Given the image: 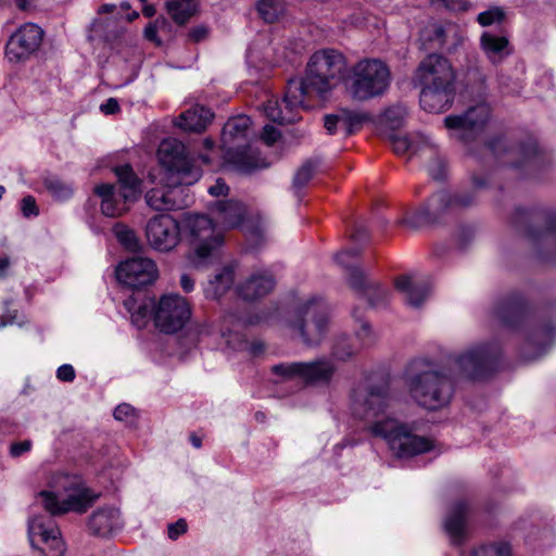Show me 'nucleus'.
I'll list each match as a JSON object with an SVG mask.
<instances>
[{
  "label": "nucleus",
  "mask_w": 556,
  "mask_h": 556,
  "mask_svg": "<svg viewBox=\"0 0 556 556\" xmlns=\"http://www.w3.org/2000/svg\"><path fill=\"white\" fill-rule=\"evenodd\" d=\"M500 355L498 345L484 343L451 355L442 366L433 367L418 361L406 370L405 384L416 404L438 410L452 402L457 379L482 378L493 369Z\"/></svg>",
  "instance_id": "nucleus-1"
},
{
  "label": "nucleus",
  "mask_w": 556,
  "mask_h": 556,
  "mask_svg": "<svg viewBox=\"0 0 556 556\" xmlns=\"http://www.w3.org/2000/svg\"><path fill=\"white\" fill-rule=\"evenodd\" d=\"M97 497L78 476L52 473L47 489L36 498L48 514L34 515L28 520L29 542L38 556H63L65 553V544L52 516L85 513Z\"/></svg>",
  "instance_id": "nucleus-2"
},
{
  "label": "nucleus",
  "mask_w": 556,
  "mask_h": 556,
  "mask_svg": "<svg viewBox=\"0 0 556 556\" xmlns=\"http://www.w3.org/2000/svg\"><path fill=\"white\" fill-rule=\"evenodd\" d=\"M390 407L386 381L359 384L352 392L351 409L354 417L367 421L371 434L382 438L396 457L406 458L430 451L432 441L413 433L406 425L391 417Z\"/></svg>",
  "instance_id": "nucleus-3"
},
{
  "label": "nucleus",
  "mask_w": 556,
  "mask_h": 556,
  "mask_svg": "<svg viewBox=\"0 0 556 556\" xmlns=\"http://www.w3.org/2000/svg\"><path fill=\"white\" fill-rule=\"evenodd\" d=\"M345 66V56L340 51L334 49L316 51L307 63L305 77L290 79L282 103L276 99H269L264 104L265 115L279 124L295 122L298 111L305 108L306 98L314 94L325 99L339 84Z\"/></svg>",
  "instance_id": "nucleus-4"
},
{
  "label": "nucleus",
  "mask_w": 556,
  "mask_h": 556,
  "mask_svg": "<svg viewBox=\"0 0 556 556\" xmlns=\"http://www.w3.org/2000/svg\"><path fill=\"white\" fill-rule=\"evenodd\" d=\"M251 119L238 115L228 119L222 131V149L225 161L241 173L265 168L269 164L260 156L257 149L250 142Z\"/></svg>",
  "instance_id": "nucleus-5"
},
{
  "label": "nucleus",
  "mask_w": 556,
  "mask_h": 556,
  "mask_svg": "<svg viewBox=\"0 0 556 556\" xmlns=\"http://www.w3.org/2000/svg\"><path fill=\"white\" fill-rule=\"evenodd\" d=\"M343 79L352 99L366 101L386 92L391 83V72L379 59H363L350 67Z\"/></svg>",
  "instance_id": "nucleus-6"
},
{
  "label": "nucleus",
  "mask_w": 556,
  "mask_h": 556,
  "mask_svg": "<svg viewBox=\"0 0 556 556\" xmlns=\"http://www.w3.org/2000/svg\"><path fill=\"white\" fill-rule=\"evenodd\" d=\"M115 174L118 188L111 184H101L94 188V193L101 199V211L109 217L126 213L141 193V180L129 165L117 167Z\"/></svg>",
  "instance_id": "nucleus-7"
},
{
  "label": "nucleus",
  "mask_w": 556,
  "mask_h": 556,
  "mask_svg": "<svg viewBox=\"0 0 556 556\" xmlns=\"http://www.w3.org/2000/svg\"><path fill=\"white\" fill-rule=\"evenodd\" d=\"M328 309L321 298L303 300L289 320L290 329L306 345L318 344L327 329Z\"/></svg>",
  "instance_id": "nucleus-8"
},
{
  "label": "nucleus",
  "mask_w": 556,
  "mask_h": 556,
  "mask_svg": "<svg viewBox=\"0 0 556 556\" xmlns=\"http://www.w3.org/2000/svg\"><path fill=\"white\" fill-rule=\"evenodd\" d=\"M157 157L165 170V177L173 185L189 186L200 178V172L193 166L185 144L175 138L164 139L160 143Z\"/></svg>",
  "instance_id": "nucleus-9"
},
{
  "label": "nucleus",
  "mask_w": 556,
  "mask_h": 556,
  "mask_svg": "<svg viewBox=\"0 0 556 556\" xmlns=\"http://www.w3.org/2000/svg\"><path fill=\"white\" fill-rule=\"evenodd\" d=\"M185 227L194 249L192 263L195 265L203 263L223 243L220 229L205 215L188 214L185 217Z\"/></svg>",
  "instance_id": "nucleus-10"
},
{
  "label": "nucleus",
  "mask_w": 556,
  "mask_h": 556,
  "mask_svg": "<svg viewBox=\"0 0 556 556\" xmlns=\"http://www.w3.org/2000/svg\"><path fill=\"white\" fill-rule=\"evenodd\" d=\"M191 307L188 301L177 294L162 295L154 307V326L161 332L175 333L190 320Z\"/></svg>",
  "instance_id": "nucleus-11"
},
{
  "label": "nucleus",
  "mask_w": 556,
  "mask_h": 556,
  "mask_svg": "<svg viewBox=\"0 0 556 556\" xmlns=\"http://www.w3.org/2000/svg\"><path fill=\"white\" fill-rule=\"evenodd\" d=\"M273 371L283 378H300L313 386H328L336 372L337 366L331 358H318L313 362H295L279 364L273 367Z\"/></svg>",
  "instance_id": "nucleus-12"
},
{
  "label": "nucleus",
  "mask_w": 556,
  "mask_h": 556,
  "mask_svg": "<svg viewBox=\"0 0 556 556\" xmlns=\"http://www.w3.org/2000/svg\"><path fill=\"white\" fill-rule=\"evenodd\" d=\"M146 239L149 247L157 252L173 251L181 240L178 220L169 214L151 217L146 225Z\"/></svg>",
  "instance_id": "nucleus-13"
},
{
  "label": "nucleus",
  "mask_w": 556,
  "mask_h": 556,
  "mask_svg": "<svg viewBox=\"0 0 556 556\" xmlns=\"http://www.w3.org/2000/svg\"><path fill=\"white\" fill-rule=\"evenodd\" d=\"M490 117V108L480 103L460 115H450L444 118V125L451 137L462 141L472 140L483 128Z\"/></svg>",
  "instance_id": "nucleus-14"
},
{
  "label": "nucleus",
  "mask_w": 556,
  "mask_h": 556,
  "mask_svg": "<svg viewBox=\"0 0 556 556\" xmlns=\"http://www.w3.org/2000/svg\"><path fill=\"white\" fill-rule=\"evenodd\" d=\"M42 29L34 23H25L11 35L5 46V58L10 63H21L29 59L41 45Z\"/></svg>",
  "instance_id": "nucleus-15"
},
{
  "label": "nucleus",
  "mask_w": 556,
  "mask_h": 556,
  "mask_svg": "<svg viewBox=\"0 0 556 556\" xmlns=\"http://www.w3.org/2000/svg\"><path fill=\"white\" fill-rule=\"evenodd\" d=\"M415 78L419 85L455 87L456 75L446 58L429 54L419 63Z\"/></svg>",
  "instance_id": "nucleus-16"
},
{
  "label": "nucleus",
  "mask_w": 556,
  "mask_h": 556,
  "mask_svg": "<svg viewBox=\"0 0 556 556\" xmlns=\"http://www.w3.org/2000/svg\"><path fill=\"white\" fill-rule=\"evenodd\" d=\"M119 11L115 3H104L97 10V15L88 26L90 40L101 39L113 42L125 33L123 21L118 17Z\"/></svg>",
  "instance_id": "nucleus-17"
},
{
  "label": "nucleus",
  "mask_w": 556,
  "mask_h": 556,
  "mask_svg": "<svg viewBox=\"0 0 556 556\" xmlns=\"http://www.w3.org/2000/svg\"><path fill=\"white\" fill-rule=\"evenodd\" d=\"M117 280L126 287L139 288L152 283L157 277L156 264L148 257H131L117 266Z\"/></svg>",
  "instance_id": "nucleus-18"
},
{
  "label": "nucleus",
  "mask_w": 556,
  "mask_h": 556,
  "mask_svg": "<svg viewBox=\"0 0 556 556\" xmlns=\"http://www.w3.org/2000/svg\"><path fill=\"white\" fill-rule=\"evenodd\" d=\"M395 287L412 307H419L430 294L428 278L417 273L400 276L395 280Z\"/></svg>",
  "instance_id": "nucleus-19"
},
{
  "label": "nucleus",
  "mask_w": 556,
  "mask_h": 556,
  "mask_svg": "<svg viewBox=\"0 0 556 556\" xmlns=\"http://www.w3.org/2000/svg\"><path fill=\"white\" fill-rule=\"evenodd\" d=\"M274 276L267 269H257L237 286V292L245 301H256L275 288Z\"/></svg>",
  "instance_id": "nucleus-20"
},
{
  "label": "nucleus",
  "mask_w": 556,
  "mask_h": 556,
  "mask_svg": "<svg viewBox=\"0 0 556 556\" xmlns=\"http://www.w3.org/2000/svg\"><path fill=\"white\" fill-rule=\"evenodd\" d=\"M210 213L222 231L241 226L247 215V208L237 200H217L210 206Z\"/></svg>",
  "instance_id": "nucleus-21"
},
{
  "label": "nucleus",
  "mask_w": 556,
  "mask_h": 556,
  "mask_svg": "<svg viewBox=\"0 0 556 556\" xmlns=\"http://www.w3.org/2000/svg\"><path fill=\"white\" fill-rule=\"evenodd\" d=\"M366 121H368L367 114L342 109L334 114L325 116V128L329 135L350 136L361 129Z\"/></svg>",
  "instance_id": "nucleus-22"
},
{
  "label": "nucleus",
  "mask_w": 556,
  "mask_h": 556,
  "mask_svg": "<svg viewBox=\"0 0 556 556\" xmlns=\"http://www.w3.org/2000/svg\"><path fill=\"white\" fill-rule=\"evenodd\" d=\"M476 202V195L471 191L460 193H451L442 190L434 193L428 201L426 207L427 215H437L450 208H463L470 206Z\"/></svg>",
  "instance_id": "nucleus-23"
},
{
  "label": "nucleus",
  "mask_w": 556,
  "mask_h": 556,
  "mask_svg": "<svg viewBox=\"0 0 556 556\" xmlns=\"http://www.w3.org/2000/svg\"><path fill=\"white\" fill-rule=\"evenodd\" d=\"M420 86L419 102L425 111L441 113L451 106L454 99L455 87Z\"/></svg>",
  "instance_id": "nucleus-24"
},
{
  "label": "nucleus",
  "mask_w": 556,
  "mask_h": 556,
  "mask_svg": "<svg viewBox=\"0 0 556 556\" xmlns=\"http://www.w3.org/2000/svg\"><path fill=\"white\" fill-rule=\"evenodd\" d=\"M166 184L161 188H153L146 194L147 204L155 211H172L178 210L182 206L177 200V195L181 192L177 187L179 185H173L168 177H164Z\"/></svg>",
  "instance_id": "nucleus-25"
},
{
  "label": "nucleus",
  "mask_w": 556,
  "mask_h": 556,
  "mask_svg": "<svg viewBox=\"0 0 556 556\" xmlns=\"http://www.w3.org/2000/svg\"><path fill=\"white\" fill-rule=\"evenodd\" d=\"M479 42L483 54L492 64H500L511 53L509 40L503 34L485 30Z\"/></svg>",
  "instance_id": "nucleus-26"
},
{
  "label": "nucleus",
  "mask_w": 556,
  "mask_h": 556,
  "mask_svg": "<svg viewBox=\"0 0 556 556\" xmlns=\"http://www.w3.org/2000/svg\"><path fill=\"white\" fill-rule=\"evenodd\" d=\"M121 527V514L114 507L101 508L94 511L89 520L91 532L101 536H106Z\"/></svg>",
  "instance_id": "nucleus-27"
},
{
  "label": "nucleus",
  "mask_w": 556,
  "mask_h": 556,
  "mask_svg": "<svg viewBox=\"0 0 556 556\" xmlns=\"http://www.w3.org/2000/svg\"><path fill=\"white\" fill-rule=\"evenodd\" d=\"M214 114L206 108L195 105L182 112L176 121V125L185 131L201 132L212 122Z\"/></svg>",
  "instance_id": "nucleus-28"
},
{
  "label": "nucleus",
  "mask_w": 556,
  "mask_h": 556,
  "mask_svg": "<svg viewBox=\"0 0 556 556\" xmlns=\"http://www.w3.org/2000/svg\"><path fill=\"white\" fill-rule=\"evenodd\" d=\"M156 301L152 299H137L131 295L124 301V306L130 314L131 323L139 329L144 328L150 319L154 320Z\"/></svg>",
  "instance_id": "nucleus-29"
},
{
  "label": "nucleus",
  "mask_w": 556,
  "mask_h": 556,
  "mask_svg": "<svg viewBox=\"0 0 556 556\" xmlns=\"http://www.w3.org/2000/svg\"><path fill=\"white\" fill-rule=\"evenodd\" d=\"M489 148L495 155H500L503 151L508 155V160L504 161V163L515 167L521 165V163L515 161L516 157H521L523 163L531 160L536 153V144L533 141L518 147H507L503 139H496L490 143Z\"/></svg>",
  "instance_id": "nucleus-30"
},
{
  "label": "nucleus",
  "mask_w": 556,
  "mask_h": 556,
  "mask_svg": "<svg viewBox=\"0 0 556 556\" xmlns=\"http://www.w3.org/2000/svg\"><path fill=\"white\" fill-rule=\"evenodd\" d=\"M349 283L353 289L357 291H364L370 305L372 306H378L388 298V292L386 289L378 285H367L363 271L353 266H351L349 270Z\"/></svg>",
  "instance_id": "nucleus-31"
},
{
  "label": "nucleus",
  "mask_w": 556,
  "mask_h": 556,
  "mask_svg": "<svg viewBox=\"0 0 556 556\" xmlns=\"http://www.w3.org/2000/svg\"><path fill=\"white\" fill-rule=\"evenodd\" d=\"M391 143L393 147V150L396 154H406L409 155L417 154L422 149L433 148V142L431 139L421 134V132H414L408 136H392Z\"/></svg>",
  "instance_id": "nucleus-32"
},
{
  "label": "nucleus",
  "mask_w": 556,
  "mask_h": 556,
  "mask_svg": "<svg viewBox=\"0 0 556 556\" xmlns=\"http://www.w3.org/2000/svg\"><path fill=\"white\" fill-rule=\"evenodd\" d=\"M493 315L498 323L514 327L523 318V303L516 296L506 299L496 304Z\"/></svg>",
  "instance_id": "nucleus-33"
},
{
  "label": "nucleus",
  "mask_w": 556,
  "mask_h": 556,
  "mask_svg": "<svg viewBox=\"0 0 556 556\" xmlns=\"http://www.w3.org/2000/svg\"><path fill=\"white\" fill-rule=\"evenodd\" d=\"M468 506L464 502L455 503L448 510L444 529L453 542H459L465 533V520Z\"/></svg>",
  "instance_id": "nucleus-34"
},
{
  "label": "nucleus",
  "mask_w": 556,
  "mask_h": 556,
  "mask_svg": "<svg viewBox=\"0 0 556 556\" xmlns=\"http://www.w3.org/2000/svg\"><path fill=\"white\" fill-rule=\"evenodd\" d=\"M235 268L233 266H225L219 269L213 279H211L205 287V295L208 299H219L223 296L233 285Z\"/></svg>",
  "instance_id": "nucleus-35"
},
{
  "label": "nucleus",
  "mask_w": 556,
  "mask_h": 556,
  "mask_svg": "<svg viewBox=\"0 0 556 556\" xmlns=\"http://www.w3.org/2000/svg\"><path fill=\"white\" fill-rule=\"evenodd\" d=\"M231 318V316L225 317L224 325L219 330L226 345L236 351L250 350L252 354L262 352L263 345L261 343L250 344L239 331H232L228 328L227 325L230 324Z\"/></svg>",
  "instance_id": "nucleus-36"
},
{
  "label": "nucleus",
  "mask_w": 556,
  "mask_h": 556,
  "mask_svg": "<svg viewBox=\"0 0 556 556\" xmlns=\"http://www.w3.org/2000/svg\"><path fill=\"white\" fill-rule=\"evenodd\" d=\"M170 17L178 24L187 22L195 11L193 0H172L166 4Z\"/></svg>",
  "instance_id": "nucleus-37"
},
{
  "label": "nucleus",
  "mask_w": 556,
  "mask_h": 556,
  "mask_svg": "<svg viewBox=\"0 0 556 556\" xmlns=\"http://www.w3.org/2000/svg\"><path fill=\"white\" fill-rule=\"evenodd\" d=\"M469 556H513L511 545L506 541L481 544Z\"/></svg>",
  "instance_id": "nucleus-38"
},
{
  "label": "nucleus",
  "mask_w": 556,
  "mask_h": 556,
  "mask_svg": "<svg viewBox=\"0 0 556 556\" xmlns=\"http://www.w3.org/2000/svg\"><path fill=\"white\" fill-rule=\"evenodd\" d=\"M45 187L49 193L58 201L68 200L74 193V188L71 184L65 182L56 177L46 178Z\"/></svg>",
  "instance_id": "nucleus-39"
},
{
  "label": "nucleus",
  "mask_w": 556,
  "mask_h": 556,
  "mask_svg": "<svg viewBox=\"0 0 556 556\" xmlns=\"http://www.w3.org/2000/svg\"><path fill=\"white\" fill-rule=\"evenodd\" d=\"M256 9L265 22L273 23L283 13L285 5L280 0H260Z\"/></svg>",
  "instance_id": "nucleus-40"
},
{
  "label": "nucleus",
  "mask_w": 556,
  "mask_h": 556,
  "mask_svg": "<svg viewBox=\"0 0 556 556\" xmlns=\"http://www.w3.org/2000/svg\"><path fill=\"white\" fill-rule=\"evenodd\" d=\"M554 337V330L548 327H541L535 330V332L529 339V345L536 348L539 346V352L536 356L542 355L546 352L547 346L551 345L552 339Z\"/></svg>",
  "instance_id": "nucleus-41"
},
{
  "label": "nucleus",
  "mask_w": 556,
  "mask_h": 556,
  "mask_svg": "<svg viewBox=\"0 0 556 556\" xmlns=\"http://www.w3.org/2000/svg\"><path fill=\"white\" fill-rule=\"evenodd\" d=\"M505 20V12L500 7H491L477 16V22L482 27L502 24Z\"/></svg>",
  "instance_id": "nucleus-42"
},
{
  "label": "nucleus",
  "mask_w": 556,
  "mask_h": 556,
  "mask_svg": "<svg viewBox=\"0 0 556 556\" xmlns=\"http://www.w3.org/2000/svg\"><path fill=\"white\" fill-rule=\"evenodd\" d=\"M316 170V164L312 161L305 162L295 173L293 178V188L300 190L304 188L313 178Z\"/></svg>",
  "instance_id": "nucleus-43"
},
{
  "label": "nucleus",
  "mask_w": 556,
  "mask_h": 556,
  "mask_svg": "<svg viewBox=\"0 0 556 556\" xmlns=\"http://www.w3.org/2000/svg\"><path fill=\"white\" fill-rule=\"evenodd\" d=\"M115 236L121 244L130 251H136L139 248L138 239L135 232L126 226H116L114 229Z\"/></svg>",
  "instance_id": "nucleus-44"
},
{
  "label": "nucleus",
  "mask_w": 556,
  "mask_h": 556,
  "mask_svg": "<svg viewBox=\"0 0 556 556\" xmlns=\"http://www.w3.org/2000/svg\"><path fill=\"white\" fill-rule=\"evenodd\" d=\"M383 117L391 128H397L406 117V109L401 105L392 106L384 112Z\"/></svg>",
  "instance_id": "nucleus-45"
},
{
  "label": "nucleus",
  "mask_w": 556,
  "mask_h": 556,
  "mask_svg": "<svg viewBox=\"0 0 556 556\" xmlns=\"http://www.w3.org/2000/svg\"><path fill=\"white\" fill-rule=\"evenodd\" d=\"M431 2L452 12H466L471 8L467 0H431Z\"/></svg>",
  "instance_id": "nucleus-46"
},
{
  "label": "nucleus",
  "mask_w": 556,
  "mask_h": 556,
  "mask_svg": "<svg viewBox=\"0 0 556 556\" xmlns=\"http://www.w3.org/2000/svg\"><path fill=\"white\" fill-rule=\"evenodd\" d=\"M21 211L27 218L37 216L39 214V210L37 207L35 198L31 195L24 197L21 201Z\"/></svg>",
  "instance_id": "nucleus-47"
},
{
  "label": "nucleus",
  "mask_w": 556,
  "mask_h": 556,
  "mask_svg": "<svg viewBox=\"0 0 556 556\" xmlns=\"http://www.w3.org/2000/svg\"><path fill=\"white\" fill-rule=\"evenodd\" d=\"M465 80L468 86L483 85L485 76L479 67L469 68L465 75Z\"/></svg>",
  "instance_id": "nucleus-48"
},
{
  "label": "nucleus",
  "mask_w": 556,
  "mask_h": 556,
  "mask_svg": "<svg viewBox=\"0 0 556 556\" xmlns=\"http://www.w3.org/2000/svg\"><path fill=\"white\" fill-rule=\"evenodd\" d=\"M31 446L33 442L30 440L14 442L10 446V455L12 457H20L23 454L29 452L31 450Z\"/></svg>",
  "instance_id": "nucleus-49"
},
{
  "label": "nucleus",
  "mask_w": 556,
  "mask_h": 556,
  "mask_svg": "<svg viewBox=\"0 0 556 556\" xmlns=\"http://www.w3.org/2000/svg\"><path fill=\"white\" fill-rule=\"evenodd\" d=\"M261 137L267 146H271L280 138V131L275 126L265 125Z\"/></svg>",
  "instance_id": "nucleus-50"
},
{
  "label": "nucleus",
  "mask_w": 556,
  "mask_h": 556,
  "mask_svg": "<svg viewBox=\"0 0 556 556\" xmlns=\"http://www.w3.org/2000/svg\"><path fill=\"white\" fill-rule=\"evenodd\" d=\"M429 31L433 34L429 39L435 41L439 46H443L446 42L445 34L446 29L440 24H431L428 27Z\"/></svg>",
  "instance_id": "nucleus-51"
},
{
  "label": "nucleus",
  "mask_w": 556,
  "mask_h": 556,
  "mask_svg": "<svg viewBox=\"0 0 556 556\" xmlns=\"http://www.w3.org/2000/svg\"><path fill=\"white\" fill-rule=\"evenodd\" d=\"M187 531V522L185 519H179L175 523L168 525V536L172 540H176L179 535Z\"/></svg>",
  "instance_id": "nucleus-52"
},
{
  "label": "nucleus",
  "mask_w": 556,
  "mask_h": 556,
  "mask_svg": "<svg viewBox=\"0 0 556 556\" xmlns=\"http://www.w3.org/2000/svg\"><path fill=\"white\" fill-rule=\"evenodd\" d=\"M56 377L61 381L71 382L75 379V370L74 367L70 364H64L60 366L56 370Z\"/></svg>",
  "instance_id": "nucleus-53"
},
{
  "label": "nucleus",
  "mask_w": 556,
  "mask_h": 556,
  "mask_svg": "<svg viewBox=\"0 0 556 556\" xmlns=\"http://www.w3.org/2000/svg\"><path fill=\"white\" fill-rule=\"evenodd\" d=\"M134 413L135 410L129 404H121L114 409V417L117 420H128Z\"/></svg>",
  "instance_id": "nucleus-54"
},
{
  "label": "nucleus",
  "mask_w": 556,
  "mask_h": 556,
  "mask_svg": "<svg viewBox=\"0 0 556 556\" xmlns=\"http://www.w3.org/2000/svg\"><path fill=\"white\" fill-rule=\"evenodd\" d=\"M208 193L213 197L227 195L229 188L223 179H217L214 185L208 187Z\"/></svg>",
  "instance_id": "nucleus-55"
},
{
  "label": "nucleus",
  "mask_w": 556,
  "mask_h": 556,
  "mask_svg": "<svg viewBox=\"0 0 556 556\" xmlns=\"http://www.w3.org/2000/svg\"><path fill=\"white\" fill-rule=\"evenodd\" d=\"M100 110L106 115L114 114L119 110V104L116 99L110 98L100 105Z\"/></svg>",
  "instance_id": "nucleus-56"
},
{
  "label": "nucleus",
  "mask_w": 556,
  "mask_h": 556,
  "mask_svg": "<svg viewBox=\"0 0 556 556\" xmlns=\"http://www.w3.org/2000/svg\"><path fill=\"white\" fill-rule=\"evenodd\" d=\"M355 349H352V348H349V350H344L343 346H341V344H337L336 348L333 349V356L338 359H346L349 357H351L354 353H355Z\"/></svg>",
  "instance_id": "nucleus-57"
},
{
  "label": "nucleus",
  "mask_w": 556,
  "mask_h": 556,
  "mask_svg": "<svg viewBox=\"0 0 556 556\" xmlns=\"http://www.w3.org/2000/svg\"><path fill=\"white\" fill-rule=\"evenodd\" d=\"M156 33H157V29H156V25L155 24H149L144 28V37L148 40L155 42L156 45H161V40L157 38Z\"/></svg>",
  "instance_id": "nucleus-58"
},
{
  "label": "nucleus",
  "mask_w": 556,
  "mask_h": 556,
  "mask_svg": "<svg viewBox=\"0 0 556 556\" xmlns=\"http://www.w3.org/2000/svg\"><path fill=\"white\" fill-rule=\"evenodd\" d=\"M357 336L361 338V340L363 341V345H368L371 343V339H370V328L367 324H363Z\"/></svg>",
  "instance_id": "nucleus-59"
},
{
  "label": "nucleus",
  "mask_w": 556,
  "mask_h": 556,
  "mask_svg": "<svg viewBox=\"0 0 556 556\" xmlns=\"http://www.w3.org/2000/svg\"><path fill=\"white\" fill-rule=\"evenodd\" d=\"M356 254H357L356 250L344 251L337 255V261L340 264H342L343 266L350 267L351 264L349 262H346V258L355 257Z\"/></svg>",
  "instance_id": "nucleus-60"
},
{
  "label": "nucleus",
  "mask_w": 556,
  "mask_h": 556,
  "mask_svg": "<svg viewBox=\"0 0 556 556\" xmlns=\"http://www.w3.org/2000/svg\"><path fill=\"white\" fill-rule=\"evenodd\" d=\"M180 286L185 292H191L194 289V280L187 274L181 275Z\"/></svg>",
  "instance_id": "nucleus-61"
},
{
  "label": "nucleus",
  "mask_w": 556,
  "mask_h": 556,
  "mask_svg": "<svg viewBox=\"0 0 556 556\" xmlns=\"http://www.w3.org/2000/svg\"><path fill=\"white\" fill-rule=\"evenodd\" d=\"M207 34V29L205 27H195L193 28L191 31H190V37L194 40V41H200L202 40L203 38H205Z\"/></svg>",
  "instance_id": "nucleus-62"
},
{
  "label": "nucleus",
  "mask_w": 556,
  "mask_h": 556,
  "mask_svg": "<svg viewBox=\"0 0 556 556\" xmlns=\"http://www.w3.org/2000/svg\"><path fill=\"white\" fill-rule=\"evenodd\" d=\"M16 317H17L16 313L7 314V315L2 316V318L0 319V328H3L8 325H13V324L17 323Z\"/></svg>",
  "instance_id": "nucleus-63"
},
{
  "label": "nucleus",
  "mask_w": 556,
  "mask_h": 556,
  "mask_svg": "<svg viewBox=\"0 0 556 556\" xmlns=\"http://www.w3.org/2000/svg\"><path fill=\"white\" fill-rule=\"evenodd\" d=\"M9 267H10L9 260L0 257V278L4 277L7 275Z\"/></svg>",
  "instance_id": "nucleus-64"
}]
</instances>
